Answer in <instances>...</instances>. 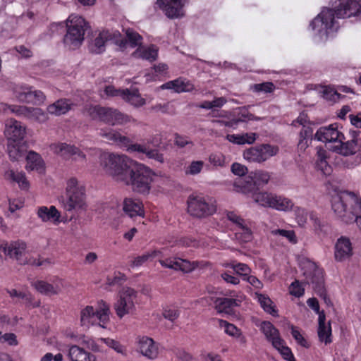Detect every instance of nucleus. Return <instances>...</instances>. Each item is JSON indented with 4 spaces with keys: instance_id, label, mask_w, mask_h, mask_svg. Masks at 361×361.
Returning <instances> with one entry per match:
<instances>
[{
    "instance_id": "nucleus-10",
    "label": "nucleus",
    "mask_w": 361,
    "mask_h": 361,
    "mask_svg": "<svg viewBox=\"0 0 361 361\" xmlns=\"http://www.w3.org/2000/svg\"><path fill=\"white\" fill-rule=\"evenodd\" d=\"M310 270L305 271L304 275L308 283L312 285L316 294L321 298L328 306H333V303L327 295L324 286V271L317 267L314 262H309Z\"/></svg>"
},
{
    "instance_id": "nucleus-38",
    "label": "nucleus",
    "mask_w": 361,
    "mask_h": 361,
    "mask_svg": "<svg viewBox=\"0 0 361 361\" xmlns=\"http://www.w3.org/2000/svg\"><path fill=\"white\" fill-rule=\"evenodd\" d=\"M71 103L69 99H61L47 106L49 114L60 116L65 114L71 109Z\"/></svg>"
},
{
    "instance_id": "nucleus-48",
    "label": "nucleus",
    "mask_w": 361,
    "mask_h": 361,
    "mask_svg": "<svg viewBox=\"0 0 361 361\" xmlns=\"http://www.w3.org/2000/svg\"><path fill=\"white\" fill-rule=\"evenodd\" d=\"M219 323L220 327L224 329V331L226 334L235 338L240 335L242 331L233 324L224 319H219Z\"/></svg>"
},
{
    "instance_id": "nucleus-24",
    "label": "nucleus",
    "mask_w": 361,
    "mask_h": 361,
    "mask_svg": "<svg viewBox=\"0 0 361 361\" xmlns=\"http://www.w3.org/2000/svg\"><path fill=\"white\" fill-rule=\"evenodd\" d=\"M119 35L118 31L110 32L109 30H102L95 37L94 41L90 44L89 49L93 54H102L105 51L106 43L111 41L114 37Z\"/></svg>"
},
{
    "instance_id": "nucleus-56",
    "label": "nucleus",
    "mask_w": 361,
    "mask_h": 361,
    "mask_svg": "<svg viewBox=\"0 0 361 361\" xmlns=\"http://www.w3.org/2000/svg\"><path fill=\"white\" fill-rule=\"evenodd\" d=\"M204 166L202 161H192L185 170V173L188 175H197L200 173Z\"/></svg>"
},
{
    "instance_id": "nucleus-62",
    "label": "nucleus",
    "mask_w": 361,
    "mask_h": 361,
    "mask_svg": "<svg viewBox=\"0 0 361 361\" xmlns=\"http://www.w3.org/2000/svg\"><path fill=\"white\" fill-rule=\"evenodd\" d=\"M231 171L237 176H239V178H245V175L247 173V168L244 165L239 163H233L231 165Z\"/></svg>"
},
{
    "instance_id": "nucleus-44",
    "label": "nucleus",
    "mask_w": 361,
    "mask_h": 361,
    "mask_svg": "<svg viewBox=\"0 0 361 361\" xmlns=\"http://www.w3.org/2000/svg\"><path fill=\"white\" fill-rule=\"evenodd\" d=\"M252 198L255 202L264 207H271L273 200V193L268 192H252Z\"/></svg>"
},
{
    "instance_id": "nucleus-29",
    "label": "nucleus",
    "mask_w": 361,
    "mask_h": 361,
    "mask_svg": "<svg viewBox=\"0 0 361 361\" xmlns=\"http://www.w3.org/2000/svg\"><path fill=\"white\" fill-rule=\"evenodd\" d=\"M123 210L126 214L133 218L135 216H143L145 212L143 204L139 200L133 198H125L123 202Z\"/></svg>"
},
{
    "instance_id": "nucleus-15",
    "label": "nucleus",
    "mask_w": 361,
    "mask_h": 361,
    "mask_svg": "<svg viewBox=\"0 0 361 361\" xmlns=\"http://www.w3.org/2000/svg\"><path fill=\"white\" fill-rule=\"evenodd\" d=\"M103 137L130 154L137 153L144 154L146 152L147 146L145 145L133 143L129 137L122 135L118 132L111 130L104 133Z\"/></svg>"
},
{
    "instance_id": "nucleus-35",
    "label": "nucleus",
    "mask_w": 361,
    "mask_h": 361,
    "mask_svg": "<svg viewBox=\"0 0 361 361\" xmlns=\"http://www.w3.org/2000/svg\"><path fill=\"white\" fill-rule=\"evenodd\" d=\"M257 300L265 312L274 317H279V310L271 298L265 294L256 293Z\"/></svg>"
},
{
    "instance_id": "nucleus-19",
    "label": "nucleus",
    "mask_w": 361,
    "mask_h": 361,
    "mask_svg": "<svg viewBox=\"0 0 361 361\" xmlns=\"http://www.w3.org/2000/svg\"><path fill=\"white\" fill-rule=\"evenodd\" d=\"M226 218L235 226L237 231L235 235L238 239L244 243L252 240V232L243 218L233 211L226 212Z\"/></svg>"
},
{
    "instance_id": "nucleus-59",
    "label": "nucleus",
    "mask_w": 361,
    "mask_h": 361,
    "mask_svg": "<svg viewBox=\"0 0 361 361\" xmlns=\"http://www.w3.org/2000/svg\"><path fill=\"white\" fill-rule=\"evenodd\" d=\"M231 267L236 274L244 276L245 278L247 277L251 271L250 268L246 264L243 263L232 264Z\"/></svg>"
},
{
    "instance_id": "nucleus-6",
    "label": "nucleus",
    "mask_w": 361,
    "mask_h": 361,
    "mask_svg": "<svg viewBox=\"0 0 361 361\" xmlns=\"http://www.w3.org/2000/svg\"><path fill=\"white\" fill-rule=\"evenodd\" d=\"M86 111L92 120L100 121L112 126L126 124L131 120L130 116L117 109L100 105H90L86 109Z\"/></svg>"
},
{
    "instance_id": "nucleus-54",
    "label": "nucleus",
    "mask_w": 361,
    "mask_h": 361,
    "mask_svg": "<svg viewBox=\"0 0 361 361\" xmlns=\"http://www.w3.org/2000/svg\"><path fill=\"white\" fill-rule=\"evenodd\" d=\"M253 115L250 114L247 109H240L238 113L237 118L232 119L230 123L231 126L237 125L240 122H245L247 120H252Z\"/></svg>"
},
{
    "instance_id": "nucleus-32",
    "label": "nucleus",
    "mask_w": 361,
    "mask_h": 361,
    "mask_svg": "<svg viewBox=\"0 0 361 361\" xmlns=\"http://www.w3.org/2000/svg\"><path fill=\"white\" fill-rule=\"evenodd\" d=\"M140 352L149 359H154L158 355V348L155 345L153 339L143 336L140 338L138 342Z\"/></svg>"
},
{
    "instance_id": "nucleus-47",
    "label": "nucleus",
    "mask_w": 361,
    "mask_h": 361,
    "mask_svg": "<svg viewBox=\"0 0 361 361\" xmlns=\"http://www.w3.org/2000/svg\"><path fill=\"white\" fill-rule=\"evenodd\" d=\"M279 351L282 357L287 361H297L291 349L286 345V341L283 339L279 345L273 347Z\"/></svg>"
},
{
    "instance_id": "nucleus-4",
    "label": "nucleus",
    "mask_w": 361,
    "mask_h": 361,
    "mask_svg": "<svg viewBox=\"0 0 361 361\" xmlns=\"http://www.w3.org/2000/svg\"><path fill=\"white\" fill-rule=\"evenodd\" d=\"M154 176V173L149 167L142 164L134 162L123 183L130 185L137 192L148 194Z\"/></svg>"
},
{
    "instance_id": "nucleus-50",
    "label": "nucleus",
    "mask_w": 361,
    "mask_h": 361,
    "mask_svg": "<svg viewBox=\"0 0 361 361\" xmlns=\"http://www.w3.org/2000/svg\"><path fill=\"white\" fill-rule=\"evenodd\" d=\"M322 97L328 101L336 102L342 97V95L336 89L326 86L322 91Z\"/></svg>"
},
{
    "instance_id": "nucleus-33",
    "label": "nucleus",
    "mask_w": 361,
    "mask_h": 361,
    "mask_svg": "<svg viewBox=\"0 0 361 361\" xmlns=\"http://www.w3.org/2000/svg\"><path fill=\"white\" fill-rule=\"evenodd\" d=\"M27 146L23 142H8L7 151L12 161H18L25 156Z\"/></svg>"
},
{
    "instance_id": "nucleus-60",
    "label": "nucleus",
    "mask_w": 361,
    "mask_h": 361,
    "mask_svg": "<svg viewBox=\"0 0 361 361\" xmlns=\"http://www.w3.org/2000/svg\"><path fill=\"white\" fill-rule=\"evenodd\" d=\"M179 315V311L176 307H167L163 311L164 317L171 322H173Z\"/></svg>"
},
{
    "instance_id": "nucleus-37",
    "label": "nucleus",
    "mask_w": 361,
    "mask_h": 361,
    "mask_svg": "<svg viewBox=\"0 0 361 361\" xmlns=\"http://www.w3.org/2000/svg\"><path fill=\"white\" fill-rule=\"evenodd\" d=\"M25 157L27 170H36L39 172L44 171V161L39 154L33 151H30Z\"/></svg>"
},
{
    "instance_id": "nucleus-3",
    "label": "nucleus",
    "mask_w": 361,
    "mask_h": 361,
    "mask_svg": "<svg viewBox=\"0 0 361 361\" xmlns=\"http://www.w3.org/2000/svg\"><path fill=\"white\" fill-rule=\"evenodd\" d=\"M101 166L106 173L120 182H124L133 161L123 154L104 153L100 157Z\"/></svg>"
},
{
    "instance_id": "nucleus-23",
    "label": "nucleus",
    "mask_w": 361,
    "mask_h": 361,
    "mask_svg": "<svg viewBox=\"0 0 361 361\" xmlns=\"http://www.w3.org/2000/svg\"><path fill=\"white\" fill-rule=\"evenodd\" d=\"M5 135L8 142H22L25 135V127L20 122L11 118L6 124Z\"/></svg>"
},
{
    "instance_id": "nucleus-49",
    "label": "nucleus",
    "mask_w": 361,
    "mask_h": 361,
    "mask_svg": "<svg viewBox=\"0 0 361 361\" xmlns=\"http://www.w3.org/2000/svg\"><path fill=\"white\" fill-rule=\"evenodd\" d=\"M313 129L310 126H304L300 133V140L298 145L301 147L308 146L307 142L312 140Z\"/></svg>"
},
{
    "instance_id": "nucleus-9",
    "label": "nucleus",
    "mask_w": 361,
    "mask_h": 361,
    "mask_svg": "<svg viewBox=\"0 0 361 361\" xmlns=\"http://www.w3.org/2000/svg\"><path fill=\"white\" fill-rule=\"evenodd\" d=\"M188 214L197 219H204L213 215L216 212V205L212 199L202 195L192 194L187 200Z\"/></svg>"
},
{
    "instance_id": "nucleus-58",
    "label": "nucleus",
    "mask_w": 361,
    "mask_h": 361,
    "mask_svg": "<svg viewBox=\"0 0 361 361\" xmlns=\"http://www.w3.org/2000/svg\"><path fill=\"white\" fill-rule=\"evenodd\" d=\"M21 300L23 301V303L25 305V306L29 308H35L40 306V301L35 300L34 297L29 292H25Z\"/></svg>"
},
{
    "instance_id": "nucleus-17",
    "label": "nucleus",
    "mask_w": 361,
    "mask_h": 361,
    "mask_svg": "<svg viewBox=\"0 0 361 361\" xmlns=\"http://www.w3.org/2000/svg\"><path fill=\"white\" fill-rule=\"evenodd\" d=\"M7 107L12 113H14L18 116H23L31 121L44 123L48 119V116L46 112L39 108L27 107L25 106L20 105H9L1 104Z\"/></svg>"
},
{
    "instance_id": "nucleus-31",
    "label": "nucleus",
    "mask_w": 361,
    "mask_h": 361,
    "mask_svg": "<svg viewBox=\"0 0 361 361\" xmlns=\"http://www.w3.org/2000/svg\"><path fill=\"white\" fill-rule=\"evenodd\" d=\"M214 307L219 313L231 314L235 307L241 304V300L237 298H216L214 300Z\"/></svg>"
},
{
    "instance_id": "nucleus-52",
    "label": "nucleus",
    "mask_w": 361,
    "mask_h": 361,
    "mask_svg": "<svg viewBox=\"0 0 361 361\" xmlns=\"http://www.w3.org/2000/svg\"><path fill=\"white\" fill-rule=\"evenodd\" d=\"M126 38L130 47L134 48L137 46H139L142 44V37L141 35L133 30H127L126 32Z\"/></svg>"
},
{
    "instance_id": "nucleus-26",
    "label": "nucleus",
    "mask_w": 361,
    "mask_h": 361,
    "mask_svg": "<svg viewBox=\"0 0 361 361\" xmlns=\"http://www.w3.org/2000/svg\"><path fill=\"white\" fill-rule=\"evenodd\" d=\"M259 329L272 347L279 345L283 340L279 330L269 321H262L259 325Z\"/></svg>"
},
{
    "instance_id": "nucleus-30",
    "label": "nucleus",
    "mask_w": 361,
    "mask_h": 361,
    "mask_svg": "<svg viewBox=\"0 0 361 361\" xmlns=\"http://www.w3.org/2000/svg\"><path fill=\"white\" fill-rule=\"evenodd\" d=\"M352 245L350 240L345 237L340 238L335 245V258L343 261L349 258L353 253Z\"/></svg>"
},
{
    "instance_id": "nucleus-43",
    "label": "nucleus",
    "mask_w": 361,
    "mask_h": 361,
    "mask_svg": "<svg viewBox=\"0 0 361 361\" xmlns=\"http://www.w3.org/2000/svg\"><path fill=\"white\" fill-rule=\"evenodd\" d=\"M318 337L319 341L324 343L325 345H329L332 343V330L331 322H329L328 325L326 324L318 325Z\"/></svg>"
},
{
    "instance_id": "nucleus-63",
    "label": "nucleus",
    "mask_w": 361,
    "mask_h": 361,
    "mask_svg": "<svg viewBox=\"0 0 361 361\" xmlns=\"http://www.w3.org/2000/svg\"><path fill=\"white\" fill-rule=\"evenodd\" d=\"M209 161L215 166H223L225 164V157L221 153L212 154L209 157Z\"/></svg>"
},
{
    "instance_id": "nucleus-42",
    "label": "nucleus",
    "mask_w": 361,
    "mask_h": 361,
    "mask_svg": "<svg viewBox=\"0 0 361 361\" xmlns=\"http://www.w3.org/2000/svg\"><path fill=\"white\" fill-rule=\"evenodd\" d=\"M326 152L324 149H319L317 152V159L316 161V169L321 171L325 176L331 174L332 169L331 166L326 161Z\"/></svg>"
},
{
    "instance_id": "nucleus-13",
    "label": "nucleus",
    "mask_w": 361,
    "mask_h": 361,
    "mask_svg": "<svg viewBox=\"0 0 361 361\" xmlns=\"http://www.w3.org/2000/svg\"><path fill=\"white\" fill-rule=\"evenodd\" d=\"M137 292L133 288L126 287L119 293V299L114 305V309L119 318L130 314L135 309V301Z\"/></svg>"
},
{
    "instance_id": "nucleus-14",
    "label": "nucleus",
    "mask_w": 361,
    "mask_h": 361,
    "mask_svg": "<svg viewBox=\"0 0 361 361\" xmlns=\"http://www.w3.org/2000/svg\"><path fill=\"white\" fill-rule=\"evenodd\" d=\"M13 91L15 97L20 102L39 105L46 99L41 90H35L33 87L28 85H16Z\"/></svg>"
},
{
    "instance_id": "nucleus-11",
    "label": "nucleus",
    "mask_w": 361,
    "mask_h": 361,
    "mask_svg": "<svg viewBox=\"0 0 361 361\" xmlns=\"http://www.w3.org/2000/svg\"><path fill=\"white\" fill-rule=\"evenodd\" d=\"M270 174L267 171H257L252 176L238 178L234 183V188L237 192L244 194L254 192L259 186L268 183Z\"/></svg>"
},
{
    "instance_id": "nucleus-22",
    "label": "nucleus",
    "mask_w": 361,
    "mask_h": 361,
    "mask_svg": "<svg viewBox=\"0 0 361 361\" xmlns=\"http://www.w3.org/2000/svg\"><path fill=\"white\" fill-rule=\"evenodd\" d=\"M161 265L164 267L173 269L176 271H182L185 273L192 271L195 268L197 267V262H190L186 259L180 258H168L166 259L159 260Z\"/></svg>"
},
{
    "instance_id": "nucleus-41",
    "label": "nucleus",
    "mask_w": 361,
    "mask_h": 361,
    "mask_svg": "<svg viewBox=\"0 0 361 361\" xmlns=\"http://www.w3.org/2000/svg\"><path fill=\"white\" fill-rule=\"evenodd\" d=\"M123 99L135 107L142 106L145 104V99L140 96L137 90L130 91L128 89H125Z\"/></svg>"
},
{
    "instance_id": "nucleus-12",
    "label": "nucleus",
    "mask_w": 361,
    "mask_h": 361,
    "mask_svg": "<svg viewBox=\"0 0 361 361\" xmlns=\"http://www.w3.org/2000/svg\"><path fill=\"white\" fill-rule=\"evenodd\" d=\"M279 147L270 144H261L252 147L243 152V157L250 162L262 163L279 152Z\"/></svg>"
},
{
    "instance_id": "nucleus-25",
    "label": "nucleus",
    "mask_w": 361,
    "mask_h": 361,
    "mask_svg": "<svg viewBox=\"0 0 361 361\" xmlns=\"http://www.w3.org/2000/svg\"><path fill=\"white\" fill-rule=\"evenodd\" d=\"M51 149L56 154L60 155L64 159H68L70 158L73 159L81 158L82 159H84L85 158V155L79 148L66 143H58L53 145L51 146Z\"/></svg>"
},
{
    "instance_id": "nucleus-45",
    "label": "nucleus",
    "mask_w": 361,
    "mask_h": 361,
    "mask_svg": "<svg viewBox=\"0 0 361 361\" xmlns=\"http://www.w3.org/2000/svg\"><path fill=\"white\" fill-rule=\"evenodd\" d=\"M157 257H161V252L159 250H154L144 253L140 256L136 257L131 263V267H140L149 259H153Z\"/></svg>"
},
{
    "instance_id": "nucleus-5",
    "label": "nucleus",
    "mask_w": 361,
    "mask_h": 361,
    "mask_svg": "<svg viewBox=\"0 0 361 361\" xmlns=\"http://www.w3.org/2000/svg\"><path fill=\"white\" fill-rule=\"evenodd\" d=\"M63 204L64 209L68 212L86 209L85 188L80 185L75 177L69 178L66 182V200Z\"/></svg>"
},
{
    "instance_id": "nucleus-46",
    "label": "nucleus",
    "mask_w": 361,
    "mask_h": 361,
    "mask_svg": "<svg viewBox=\"0 0 361 361\" xmlns=\"http://www.w3.org/2000/svg\"><path fill=\"white\" fill-rule=\"evenodd\" d=\"M138 56L149 61H154L157 59L158 56V50L154 45H151L147 48L139 50L135 53Z\"/></svg>"
},
{
    "instance_id": "nucleus-34",
    "label": "nucleus",
    "mask_w": 361,
    "mask_h": 361,
    "mask_svg": "<svg viewBox=\"0 0 361 361\" xmlns=\"http://www.w3.org/2000/svg\"><path fill=\"white\" fill-rule=\"evenodd\" d=\"M71 361H96L95 356L78 345H72L68 350Z\"/></svg>"
},
{
    "instance_id": "nucleus-64",
    "label": "nucleus",
    "mask_w": 361,
    "mask_h": 361,
    "mask_svg": "<svg viewBox=\"0 0 361 361\" xmlns=\"http://www.w3.org/2000/svg\"><path fill=\"white\" fill-rule=\"evenodd\" d=\"M126 280L125 274L118 272L115 273L112 277H108L107 283L109 286L121 285L123 282Z\"/></svg>"
},
{
    "instance_id": "nucleus-21",
    "label": "nucleus",
    "mask_w": 361,
    "mask_h": 361,
    "mask_svg": "<svg viewBox=\"0 0 361 361\" xmlns=\"http://www.w3.org/2000/svg\"><path fill=\"white\" fill-rule=\"evenodd\" d=\"M185 2L186 0H157V4L169 18L180 17Z\"/></svg>"
},
{
    "instance_id": "nucleus-28",
    "label": "nucleus",
    "mask_w": 361,
    "mask_h": 361,
    "mask_svg": "<svg viewBox=\"0 0 361 361\" xmlns=\"http://www.w3.org/2000/svg\"><path fill=\"white\" fill-rule=\"evenodd\" d=\"M37 214L43 222L51 221L57 226L62 221L61 212L53 205L49 207L46 206L38 207Z\"/></svg>"
},
{
    "instance_id": "nucleus-27",
    "label": "nucleus",
    "mask_w": 361,
    "mask_h": 361,
    "mask_svg": "<svg viewBox=\"0 0 361 361\" xmlns=\"http://www.w3.org/2000/svg\"><path fill=\"white\" fill-rule=\"evenodd\" d=\"M160 87L162 90H173L176 93L190 92L195 88L194 85L189 80L183 77L166 82Z\"/></svg>"
},
{
    "instance_id": "nucleus-61",
    "label": "nucleus",
    "mask_w": 361,
    "mask_h": 361,
    "mask_svg": "<svg viewBox=\"0 0 361 361\" xmlns=\"http://www.w3.org/2000/svg\"><path fill=\"white\" fill-rule=\"evenodd\" d=\"M8 343L10 345H17L18 341L16 336L13 333H6L2 334L0 331V343Z\"/></svg>"
},
{
    "instance_id": "nucleus-16",
    "label": "nucleus",
    "mask_w": 361,
    "mask_h": 361,
    "mask_svg": "<svg viewBox=\"0 0 361 361\" xmlns=\"http://www.w3.org/2000/svg\"><path fill=\"white\" fill-rule=\"evenodd\" d=\"M26 249V243L21 240L11 241L10 243L4 241L0 244V250L6 256L15 259L20 264L28 263L25 257Z\"/></svg>"
},
{
    "instance_id": "nucleus-7",
    "label": "nucleus",
    "mask_w": 361,
    "mask_h": 361,
    "mask_svg": "<svg viewBox=\"0 0 361 361\" xmlns=\"http://www.w3.org/2000/svg\"><path fill=\"white\" fill-rule=\"evenodd\" d=\"M87 27V23L82 17L69 16L67 23V32L63 38L64 44L71 49L79 47L84 40L85 32Z\"/></svg>"
},
{
    "instance_id": "nucleus-40",
    "label": "nucleus",
    "mask_w": 361,
    "mask_h": 361,
    "mask_svg": "<svg viewBox=\"0 0 361 361\" xmlns=\"http://www.w3.org/2000/svg\"><path fill=\"white\" fill-rule=\"evenodd\" d=\"M271 208L279 211H290L293 209L294 204L293 201L284 196L274 195Z\"/></svg>"
},
{
    "instance_id": "nucleus-2",
    "label": "nucleus",
    "mask_w": 361,
    "mask_h": 361,
    "mask_svg": "<svg viewBox=\"0 0 361 361\" xmlns=\"http://www.w3.org/2000/svg\"><path fill=\"white\" fill-rule=\"evenodd\" d=\"M331 207L343 221L351 224L361 213V198L353 192L341 191L332 197Z\"/></svg>"
},
{
    "instance_id": "nucleus-20",
    "label": "nucleus",
    "mask_w": 361,
    "mask_h": 361,
    "mask_svg": "<svg viewBox=\"0 0 361 361\" xmlns=\"http://www.w3.org/2000/svg\"><path fill=\"white\" fill-rule=\"evenodd\" d=\"M342 140L334 146V150L344 156L354 154L361 147V130L353 132V139L346 142Z\"/></svg>"
},
{
    "instance_id": "nucleus-51",
    "label": "nucleus",
    "mask_w": 361,
    "mask_h": 361,
    "mask_svg": "<svg viewBox=\"0 0 361 361\" xmlns=\"http://www.w3.org/2000/svg\"><path fill=\"white\" fill-rule=\"evenodd\" d=\"M271 233L274 235H279L283 236L293 244H295L298 242L295 233L293 230L275 229L271 231Z\"/></svg>"
},
{
    "instance_id": "nucleus-36",
    "label": "nucleus",
    "mask_w": 361,
    "mask_h": 361,
    "mask_svg": "<svg viewBox=\"0 0 361 361\" xmlns=\"http://www.w3.org/2000/svg\"><path fill=\"white\" fill-rule=\"evenodd\" d=\"M4 178L8 180L18 183L22 190H27L29 188V182L26 178L25 173L23 171L18 172L12 169L8 170L4 173Z\"/></svg>"
},
{
    "instance_id": "nucleus-8",
    "label": "nucleus",
    "mask_w": 361,
    "mask_h": 361,
    "mask_svg": "<svg viewBox=\"0 0 361 361\" xmlns=\"http://www.w3.org/2000/svg\"><path fill=\"white\" fill-rule=\"evenodd\" d=\"M110 308L109 304L101 300L97 303L96 310L87 305L80 311V323L82 326H89L99 324L104 327L109 321Z\"/></svg>"
},
{
    "instance_id": "nucleus-53",
    "label": "nucleus",
    "mask_w": 361,
    "mask_h": 361,
    "mask_svg": "<svg viewBox=\"0 0 361 361\" xmlns=\"http://www.w3.org/2000/svg\"><path fill=\"white\" fill-rule=\"evenodd\" d=\"M252 90L256 92H264L265 93H271L275 90V85L272 82H264L255 84Z\"/></svg>"
},
{
    "instance_id": "nucleus-39",
    "label": "nucleus",
    "mask_w": 361,
    "mask_h": 361,
    "mask_svg": "<svg viewBox=\"0 0 361 361\" xmlns=\"http://www.w3.org/2000/svg\"><path fill=\"white\" fill-rule=\"evenodd\" d=\"M31 285L39 293L45 295H52L59 293L60 288L58 286H54L44 281L37 280L31 283Z\"/></svg>"
},
{
    "instance_id": "nucleus-55",
    "label": "nucleus",
    "mask_w": 361,
    "mask_h": 361,
    "mask_svg": "<svg viewBox=\"0 0 361 361\" xmlns=\"http://www.w3.org/2000/svg\"><path fill=\"white\" fill-rule=\"evenodd\" d=\"M290 293L297 298L302 296L305 293V288L299 281L295 280L293 281L289 288Z\"/></svg>"
},
{
    "instance_id": "nucleus-18",
    "label": "nucleus",
    "mask_w": 361,
    "mask_h": 361,
    "mask_svg": "<svg viewBox=\"0 0 361 361\" xmlns=\"http://www.w3.org/2000/svg\"><path fill=\"white\" fill-rule=\"evenodd\" d=\"M314 138L322 142H332L337 145L342 140H345V136L339 130V125L335 123L320 127L314 134Z\"/></svg>"
},
{
    "instance_id": "nucleus-57",
    "label": "nucleus",
    "mask_w": 361,
    "mask_h": 361,
    "mask_svg": "<svg viewBox=\"0 0 361 361\" xmlns=\"http://www.w3.org/2000/svg\"><path fill=\"white\" fill-rule=\"evenodd\" d=\"M291 335L298 344L305 348H309V344L307 340L304 338L298 328L294 326H291Z\"/></svg>"
},
{
    "instance_id": "nucleus-1",
    "label": "nucleus",
    "mask_w": 361,
    "mask_h": 361,
    "mask_svg": "<svg viewBox=\"0 0 361 361\" xmlns=\"http://www.w3.org/2000/svg\"><path fill=\"white\" fill-rule=\"evenodd\" d=\"M361 16V0H338L335 8H324L310 23L315 35L327 36L336 27L335 18H345Z\"/></svg>"
}]
</instances>
